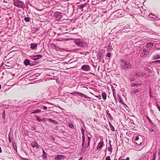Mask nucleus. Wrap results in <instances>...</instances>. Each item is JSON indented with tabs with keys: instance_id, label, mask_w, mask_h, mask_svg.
I'll list each match as a JSON object with an SVG mask.
<instances>
[{
	"instance_id": "nucleus-6",
	"label": "nucleus",
	"mask_w": 160,
	"mask_h": 160,
	"mask_svg": "<svg viewBox=\"0 0 160 160\" xmlns=\"http://www.w3.org/2000/svg\"><path fill=\"white\" fill-rule=\"evenodd\" d=\"M54 16L56 18V20H59L62 17V14L60 12H56L54 13Z\"/></svg>"
},
{
	"instance_id": "nucleus-13",
	"label": "nucleus",
	"mask_w": 160,
	"mask_h": 160,
	"mask_svg": "<svg viewBox=\"0 0 160 160\" xmlns=\"http://www.w3.org/2000/svg\"><path fill=\"white\" fill-rule=\"evenodd\" d=\"M143 85L142 83H132L131 84V86L132 87H134L135 86L139 87Z\"/></svg>"
},
{
	"instance_id": "nucleus-54",
	"label": "nucleus",
	"mask_w": 160,
	"mask_h": 160,
	"mask_svg": "<svg viewBox=\"0 0 160 160\" xmlns=\"http://www.w3.org/2000/svg\"><path fill=\"white\" fill-rule=\"evenodd\" d=\"M88 141L90 142L91 138L89 137L88 136Z\"/></svg>"
},
{
	"instance_id": "nucleus-17",
	"label": "nucleus",
	"mask_w": 160,
	"mask_h": 160,
	"mask_svg": "<svg viewBox=\"0 0 160 160\" xmlns=\"http://www.w3.org/2000/svg\"><path fill=\"white\" fill-rule=\"evenodd\" d=\"M140 88H134L132 90V92L134 94H136L138 92H140Z\"/></svg>"
},
{
	"instance_id": "nucleus-50",
	"label": "nucleus",
	"mask_w": 160,
	"mask_h": 160,
	"mask_svg": "<svg viewBox=\"0 0 160 160\" xmlns=\"http://www.w3.org/2000/svg\"><path fill=\"white\" fill-rule=\"evenodd\" d=\"M36 129V128L35 127H33L32 128V130H34Z\"/></svg>"
},
{
	"instance_id": "nucleus-42",
	"label": "nucleus",
	"mask_w": 160,
	"mask_h": 160,
	"mask_svg": "<svg viewBox=\"0 0 160 160\" xmlns=\"http://www.w3.org/2000/svg\"><path fill=\"white\" fill-rule=\"evenodd\" d=\"M111 56V54L110 53L108 52L107 53V57H109V58H110Z\"/></svg>"
},
{
	"instance_id": "nucleus-63",
	"label": "nucleus",
	"mask_w": 160,
	"mask_h": 160,
	"mask_svg": "<svg viewBox=\"0 0 160 160\" xmlns=\"http://www.w3.org/2000/svg\"><path fill=\"white\" fill-rule=\"evenodd\" d=\"M82 157H81V158H80L79 159V160H80V159H82Z\"/></svg>"
},
{
	"instance_id": "nucleus-26",
	"label": "nucleus",
	"mask_w": 160,
	"mask_h": 160,
	"mask_svg": "<svg viewBox=\"0 0 160 160\" xmlns=\"http://www.w3.org/2000/svg\"><path fill=\"white\" fill-rule=\"evenodd\" d=\"M12 145L13 146V148H14V149L15 150L16 149V150H17V146H16V144L15 142H13L12 143Z\"/></svg>"
},
{
	"instance_id": "nucleus-15",
	"label": "nucleus",
	"mask_w": 160,
	"mask_h": 160,
	"mask_svg": "<svg viewBox=\"0 0 160 160\" xmlns=\"http://www.w3.org/2000/svg\"><path fill=\"white\" fill-rule=\"evenodd\" d=\"M47 154L46 153L45 151L43 150H42V158L44 160H46L47 159Z\"/></svg>"
},
{
	"instance_id": "nucleus-46",
	"label": "nucleus",
	"mask_w": 160,
	"mask_h": 160,
	"mask_svg": "<svg viewBox=\"0 0 160 160\" xmlns=\"http://www.w3.org/2000/svg\"><path fill=\"white\" fill-rule=\"evenodd\" d=\"M146 118L149 120V121H150V123H152V122L151 120L150 119V118H149L148 116H146Z\"/></svg>"
},
{
	"instance_id": "nucleus-45",
	"label": "nucleus",
	"mask_w": 160,
	"mask_h": 160,
	"mask_svg": "<svg viewBox=\"0 0 160 160\" xmlns=\"http://www.w3.org/2000/svg\"><path fill=\"white\" fill-rule=\"evenodd\" d=\"M84 143H82V148H84ZM82 151H83V149L82 148Z\"/></svg>"
},
{
	"instance_id": "nucleus-1",
	"label": "nucleus",
	"mask_w": 160,
	"mask_h": 160,
	"mask_svg": "<svg viewBox=\"0 0 160 160\" xmlns=\"http://www.w3.org/2000/svg\"><path fill=\"white\" fill-rule=\"evenodd\" d=\"M74 43L79 47H85L88 45L87 42L83 39H76L74 40Z\"/></svg>"
},
{
	"instance_id": "nucleus-38",
	"label": "nucleus",
	"mask_w": 160,
	"mask_h": 160,
	"mask_svg": "<svg viewBox=\"0 0 160 160\" xmlns=\"http://www.w3.org/2000/svg\"><path fill=\"white\" fill-rule=\"evenodd\" d=\"M118 97L119 99L120 100L119 102H122V98H121V96L120 95H118Z\"/></svg>"
},
{
	"instance_id": "nucleus-44",
	"label": "nucleus",
	"mask_w": 160,
	"mask_h": 160,
	"mask_svg": "<svg viewBox=\"0 0 160 160\" xmlns=\"http://www.w3.org/2000/svg\"><path fill=\"white\" fill-rule=\"evenodd\" d=\"M148 130H149V131L150 132H152L153 131V129H152V128H150V129H149Z\"/></svg>"
},
{
	"instance_id": "nucleus-24",
	"label": "nucleus",
	"mask_w": 160,
	"mask_h": 160,
	"mask_svg": "<svg viewBox=\"0 0 160 160\" xmlns=\"http://www.w3.org/2000/svg\"><path fill=\"white\" fill-rule=\"evenodd\" d=\"M24 20L26 22H28L30 21V18L29 17H25L24 18Z\"/></svg>"
},
{
	"instance_id": "nucleus-35",
	"label": "nucleus",
	"mask_w": 160,
	"mask_h": 160,
	"mask_svg": "<svg viewBox=\"0 0 160 160\" xmlns=\"http://www.w3.org/2000/svg\"><path fill=\"white\" fill-rule=\"evenodd\" d=\"M82 136H84V130L83 128H82L81 130Z\"/></svg>"
},
{
	"instance_id": "nucleus-20",
	"label": "nucleus",
	"mask_w": 160,
	"mask_h": 160,
	"mask_svg": "<svg viewBox=\"0 0 160 160\" xmlns=\"http://www.w3.org/2000/svg\"><path fill=\"white\" fill-rule=\"evenodd\" d=\"M41 112V110L40 109H36L34 110L32 112L31 114L37 113H40Z\"/></svg>"
},
{
	"instance_id": "nucleus-29",
	"label": "nucleus",
	"mask_w": 160,
	"mask_h": 160,
	"mask_svg": "<svg viewBox=\"0 0 160 160\" xmlns=\"http://www.w3.org/2000/svg\"><path fill=\"white\" fill-rule=\"evenodd\" d=\"M141 56L142 58H146L147 57V56L146 55L145 53H142L141 55Z\"/></svg>"
},
{
	"instance_id": "nucleus-34",
	"label": "nucleus",
	"mask_w": 160,
	"mask_h": 160,
	"mask_svg": "<svg viewBox=\"0 0 160 160\" xmlns=\"http://www.w3.org/2000/svg\"><path fill=\"white\" fill-rule=\"evenodd\" d=\"M110 127V129L111 130H112V131H114V132L115 131V128H114V127L112 125Z\"/></svg>"
},
{
	"instance_id": "nucleus-18",
	"label": "nucleus",
	"mask_w": 160,
	"mask_h": 160,
	"mask_svg": "<svg viewBox=\"0 0 160 160\" xmlns=\"http://www.w3.org/2000/svg\"><path fill=\"white\" fill-rule=\"evenodd\" d=\"M48 121L51 122H52L53 124H54L55 125H58V122L55 120H52L50 118H48Z\"/></svg>"
},
{
	"instance_id": "nucleus-52",
	"label": "nucleus",
	"mask_w": 160,
	"mask_h": 160,
	"mask_svg": "<svg viewBox=\"0 0 160 160\" xmlns=\"http://www.w3.org/2000/svg\"><path fill=\"white\" fill-rule=\"evenodd\" d=\"M90 142L89 141H88V145H87V147H89V145H90ZM86 147H87V146H86Z\"/></svg>"
},
{
	"instance_id": "nucleus-16",
	"label": "nucleus",
	"mask_w": 160,
	"mask_h": 160,
	"mask_svg": "<svg viewBox=\"0 0 160 160\" xmlns=\"http://www.w3.org/2000/svg\"><path fill=\"white\" fill-rule=\"evenodd\" d=\"M37 44L31 43L30 48L32 50H36L37 47Z\"/></svg>"
},
{
	"instance_id": "nucleus-10",
	"label": "nucleus",
	"mask_w": 160,
	"mask_h": 160,
	"mask_svg": "<svg viewBox=\"0 0 160 160\" xmlns=\"http://www.w3.org/2000/svg\"><path fill=\"white\" fill-rule=\"evenodd\" d=\"M104 146L103 142L102 141H100L98 144L97 146V149H99L103 147Z\"/></svg>"
},
{
	"instance_id": "nucleus-27",
	"label": "nucleus",
	"mask_w": 160,
	"mask_h": 160,
	"mask_svg": "<svg viewBox=\"0 0 160 160\" xmlns=\"http://www.w3.org/2000/svg\"><path fill=\"white\" fill-rule=\"evenodd\" d=\"M68 125L70 128L72 129H73L74 128V126L73 125L72 123H68Z\"/></svg>"
},
{
	"instance_id": "nucleus-56",
	"label": "nucleus",
	"mask_w": 160,
	"mask_h": 160,
	"mask_svg": "<svg viewBox=\"0 0 160 160\" xmlns=\"http://www.w3.org/2000/svg\"><path fill=\"white\" fill-rule=\"evenodd\" d=\"M109 124L110 127L112 126V125L111 124V123H110V122H109Z\"/></svg>"
},
{
	"instance_id": "nucleus-2",
	"label": "nucleus",
	"mask_w": 160,
	"mask_h": 160,
	"mask_svg": "<svg viewBox=\"0 0 160 160\" xmlns=\"http://www.w3.org/2000/svg\"><path fill=\"white\" fill-rule=\"evenodd\" d=\"M121 66L122 68L124 69H129L130 68L132 65L129 62L123 59L121 60Z\"/></svg>"
},
{
	"instance_id": "nucleus-58",
	"label": "nucleus",
	"mask_w": 160,
	"mask_h": 160,
	"mask_svg": "<svg viewBox=\"0 0 160 160\" xmlns=\"http://www.w3.org/2000/svg\"><path fill=\"white\" fill-rule=\"evenodd\" d=\"M148 53H145V54L146 55V56H147V57L148 56Z\"/></svg>"
},
{
	"instance_id": "nucleus-14",
	"label": "nucleus",
	"mask_w": 160,
	"mask_h": 160,
	"mask_svg": "<svg viewBox=\"0 0 160 160\" xmlns=\"http://www.w3.org/2000/svg\"><path fill=\"white\" fill-rule=\"evenodd\" d=\"M153 43L151 42H149L147 43L146 45V46L147 48H149V49L152 48L153 46Z\"/></svg>"
},
{
	"instance_id": "nucleus-11",
	"label": "nucleus",
	"mask_w": 160,
	"mask_h": 160,
	"mask_svg": "<svg viewBox=\"0 0 160 160\" xmlns=\"http://www.w3.org/2000/svg\"><path fill=\"white\" fill-rule=\"evenodd\" d=\"M97 57L98 59L99 60V62H101V59L103 57V55L101 53H98L97 54Z\"/></svg>"
},
{
	"instance_id": "nucleus-57",
	"label": "nucleus",
	"mask_w": 160,
	"mask_h": 160,
	"mask_svg": "<svg viewBox=\"0 0 160 160\" xmlns=\"http://www.w3.org/2000/svg\"><path fill=\"white\" fill-rule=\"evenodd\" d=\"M2 152V150L1 147H0V153Z\"/></svg>"
},
{
	"instance_id": "nucleus-36",
	"label": "nucleus",
	"mask_w": 160,
	"mask_h": 160,
	"mask_svg": "<svg viewBox=\"0 0 160 160\" xmlns=\"http://www.w3.org/2000/svg\"><path fill=\"white\" fill-rule=\"evenodd\" d=\"M85 140V136H82V143H84Z\"/></svg>"
},
{
	"instance_id": "nucleus-59",
	"label": "nucleus",
	"mask_w": 160,
	"mask_h": 160,
	"mask_svg": "<svg viewBox=\"0 0 160 160\" xmlns=\"http://www.w3.org/2000/svg\"><path fill=\"white\" fill-rule=\"evenodd\" d=\"M113 92H114V91H115V89H112V92H113Z\"/></svg>"
},
{
	"instance_id": "nucleus-61",
	"label": "nucleus",
	"mask_w": 160,
	"mask_h": 160,
	"mask_svg": "<svg viewBox=\"0 0 160 160\" xmlns=\"http://www.w3.org/2000/svg\"><path fill=\"white\" fill-rule=\"evenodd\" d=\"M158 160H160V156L159 157Z\"/></svg>"
},
{
	"instance_id": "nucleus-31",
	"label": "nucleus",
	"mask_w": 160,
	"mask_h": 160,
	"mask_svg": "<svg viewBox=\"0 0 160 160\" xmlns=\"http://www.w3.org/2000/svg\"><path fill=\"white\" fill-rule=\"evenodd\" d=\"M110 147H109L108 148V150L110 152H112V148L111 145V144H110Z\"/></svg>"
},
{
	"instance_id": "nucleus-28",
	"label": "nucleus",
	"mask_w": 160,
	"mask_h": 160,
	"mask_svg": "<svg viewBox=\"0 0 160 160\" xmlns=\"http://www.w3.org/2000/svg\"><path fill=\"white\" fill-rule=\"evenodd\" d=\"M2 117L3 119H5V110H4L2 114Z\"/></svg>"
},
{
	"instance_id": "nucleus-4",
	"label": "nucleus",
	"mask_w": 160,
	"mask_h": 160,
	"mask_svg": "<svg viewBox=\"0 0 160 160\" xmlns=\"http://www.w3.org/2000/svg\"><path fill=\"white\" fill-rule=\"evenodd\" d=\"M133 74L135 77H142L145 76L146 75V73L141 72L135 71L133 72Z\"/></svg>"
},
{
	"instance_id": "nucleus-47",
	"label": "nucleus",
	"mask_w": 160,
	"mask_h": 160,
	"mask_svg": "<svg viewBox=\"0 0 160 160\" xmlns=\"http://www.w3.org/2000/svg\"><path fill=\"white\" fill-rule=\"evenodd\" d=\"M113 96L114 99L116 100V94L114 92H113Z\"/></svg>"
},
{
	"instance_id": "nucleus-5",
	"label": "nucleus",
	"mask_w": 160,
	"mask_h": 160,
	"mask_svg": "<svg viewBox=\"0 0 160 160\" xmlns=\"http://www.w3.org/2000/svg\"><path fill=\"white\" fill-rule=\"evenodd\" d=\"M71 94L73 95H75V94H77L78 95L81 96L82 97H83L84 98H88L90 99V98L87 96V95L83 94L82 93L77 92H73L71 93Z\"/></svg>"
},
{
	"instance_id": "nucleus-9",
	"label": "nucleus",
	"mask_w": 160,
	"mask_h": 160,
	"mask_svg": "<svg viewBox=\"0 0 160 160\" xmlns=\"http://www.w3.org/2000/svg\"><path fill=\"white\" fill-rule=\"evenodd\" d=\"M42 57V56L40 55L33 56L31 57V59L34 60H37L41 58Z\"/></svg>"
},
{
	"instance_id": "nucleus-19",
	"label": "nucleus",
	"mask_w": 160,
	"mask_h": 160,
	"mask_svg": "<svg viewBox=\"0 0 160 160\" xmlns=\"http://www.w3.org/2000/svg\"><path fill=\"white\" fill-rule=\"evenodd\" d=\"M24 63L25 66H27L30 64V60L27 59H25L24 62Z\"/></svg>"
},
{
	"instance_id": "nucleus-12",
	"label": "nucleus",
	"mask_w": 160,
	"mask_h": 160,
	"mask_svg": "<svg viewBox=\"0 0 160 160\" xmlns=\"http://www.w3.org/2000/svg\"><path fill=\"white\" fill-rule=\"evenodd\" d=\"M65 158V156L63 155H57L54 157V158L56 160H61Z\"/></svg>"
},
{
	"instance_id": "nucleus-30",
	"label": "nucleus",
	"mask_w": 160,
	"mask_h": 160,
	"mask_svg": "<svg viewBox=\"0 0 160 160\" xmlns=\"http://www.w3.org/2000/svg\"><path fill=\"white\" fill-rule=\"evenodd\" d=\"M160 58V55H157L154 56L153 59H158Z\"/></svg>"
},
{
	"instance_id": "nucleus-3",
	"label": "nucleus",
	"mask_w": 160,
	"mask_h": 160,
	"mask_svg": "<svg viewBox=\"0 0 160 160\" xmlns=\"http://www.w3.org/2000/svg\"><path fill=\"white\" fill-rule=\"evenodd\" d=\"M13 2L14 5L17 7L22 8L25 7L24 2L20 0H13Z\"/></svg>"
},
{
	"instance_id": "nucleus-40",
	"label": "nucleus",
	"mask_w": 160,
	"mask_h": 160,
	"mask_svg": "<svg viewBox=\"0 0 160 160\" xmlns=\"http://www.w3.org/2000/svg\"><path fill=\"white\" fill-rule=\"evenodd\" d=\"M156 106L157 108L158 109V110L160 112V107L159 106L158 104L157 103L156 104Z\"/></svg>"
},
{
	"instance_id": "nucleus-60",
	"label": "nucleus",
	"mask_w": 160,
	"mask_h": 160,
	"mask_svg": "<svg viewBox=\"0 0 160 160\" xmlns=\"http://www.w3.org/2000/svg\"><path fill=\"white\" fill-rule=\"evenodd\" d=\"M1 85H0V90L1 89Z\"/></svg>"
},
{
	"instance_id": "nucleus-48",
	"label": "nucleus",
	"mask_w": 160,
	"mask_h": 160,
	"mask_svg": "<svg viewBox=\"0 0 160 160\" xmlns=\"http://www.w3.org/2000/svg\"><path fill=\"white\" fill-rule=\"evenodd\" d=\"M50 138V139H51L52 140H53V141L55 140V138L53 137H51Z\"/></svg>"
},
{
	"instance_id": "nucleus-25",
	"label": "nucleus",
	"mask_w": 160,
	"mask_h": 160,
	"mask_svg": "<svg viewBox=\"0 0 160 160\" xmlns=\"http://www.w3.org/2000/svg\"><path fill=\"white\" fill-rule=\"evenodd\" d=\"M156 152L153 153L152 155V160H155L156 157Z\"/></svg>"
},
{
	"instance_id": "nucleus-55",
	"label": "nucleus",
	"mask_w": 160,
	"mask_h": 160,
	"mask_svg": "<svg viewBox=\"0 0 160 160\" xmlns=\"http://www.w3.org/2000/svg\"><path fill=\"white\" fill-rule=\"evenodd\" d=\"M151 15L153 16H155V15L153 13H151L149 14V15Z\"/></svg>"
},
{
	"instance_id": "nucleus-49",
	"label": "nucleus",
	"mask_w": 160,
	"mask_h": 160,
	"mask_svg": "<svg viewBox=\"0 0 160 160\" xmlns=\"http://www.w3.org/2000/svg\"><path fill=\"white\" fill-rule=\"evenodd\" d=\"M139 137L138 136H137L136 137V138L135 139V140L136 141H138V139H139Z\"/></svg>"
},
{
	"instance_id": "nucleus-41",
	"label": "nucleus",
	"mask_w": 160,
	"mask_h": 160,
	"mask_svg": "<svg viewBox=\"0 0 160 160\" xmlns=\"http://www.w3.org/2000/svg\"><path fill=\"white\" fill-rule=\"evenodd\" d=\"M41 121L42 122H45L46 121V119L45 118H41Z\"/></svg>"
},
{
	"instance_id": "nucleus-33",
	"label": "nucleus",
	"mask_w": 160,
	"mask_h": 160,
	"mask_svg": "<svg viewBox=\"0 0 160 160\" xmlns=\"http://www.w3.org/2000/svg\"><path fill=\"white\" fill-rule=\"evenodd\" d=\"M142 53H149V51H147L146 49L143 48V49Z\"/></svg>"
},
{
	"instance_id": "nucleus-7",
	"label": "nucleus",
	"mask_w": 160,
	"mask_h": 160,
	"mask_svg": "<svg viewBox=\"0 0 160 160\" xmlns=\"http://www.w3.org/2000/svg\"><path fill=\"white\" fill-rule=\"evenodd\" d=\"M81 69L84 71H88L90 69V67L88 65H83L82 66Z\"/></svg>"
},
{
	"instance_id": "nucleus-51",
	"label": "nucleus",
	"mask_w": 160,
	"mask_h": 160,
	"mask_svg": "<svg viewBox=\"0 0 160 160\" xmlns=\"http://www.w3.org/2000/svg\"><path fill=\"white\" fill-rule=\"evenodd\" d=\"M43 109H44V110H47V107H46V106H43Z\"/></svg>"
},
{
	"instance_id": "nucleus-39",
	"label": "nucleus",
	"mask_w": 160,
	"mask_h": 160,
	"mask_svg": "<svg viewBox=\"0 0 160 160\" xmlns=\"http://www.w3.org/2000/svg\"><path fill=\"white\" fill-rule=\"evenodd\" d=\"M8 140H9V142H12V137H10L9 136V137H8Z\"/></svg>"
},
{
	"instance_id": "nucleus-37",
	"label": "nucleus",
	"mask_w": 160,
	"mask_h": 160,
	"mask_svg": "<svg viewBox=\"0 0 160 160\" xmlns=\"http://www.w3.org/2000/svg\"><path fill=\"white\" fill-rule=\"evenodd\" d=\"M129 80L131 82L134 81L135 80V78H131L129 79Z\"/></svg>"
},
{
	"instance_id": "nucleus-21",
	"label": "nucleus",
	"mask_w": 160,
	"mask_h": 160,
	"mask_svg": "<svg viewBox=\"0 0 160 160\" xmlns=\"http://www.w3.org/2000/svg\"><path fill=\"white\" fill-rule=\"evenodd\" d=\"M102 95L104 100H105L107 98V94L105 92L102 93Z\"/></svg>"
},
{
	"instance_id": "nucleus-53",
	"label": "nucleus",
	"mask_w": 160,
	"mask_h": 160,
	"mask_svg": "<svg viewBox=\"0 0 160 160\" xmlns=\"http://www.w3.org/2000/svg\"><path fill=\"white\" fill-rule=\"evenodd\" d=\"M155 62L160 63V60H158L155 61Z\"/></svg>"
},
{
	"instance_id": "nucleus-64",
	"label": "nucleus",
	"mask_w": 160,
	"mask_h": 160,
	"mask_svg": "<svg viewBox=\"0 0 160 160\" xmlns=\"http://www.w3.org/2000/svg\"><path fill=\"white\" fill-rule=\"evenodd\" d=\"M52 44V45H53V46H55V45H54V44Z\"/></svg>"
},
{
	"instance_id": "nucleus-32",
	"label": "nucleus",
	"mask_w": 160,
	"mask_h": 160,
	"mask_svg": "<svg viewBox=\"0 0 160 160\" xmlns=\"http://www.w3.org/2000/svg\"><path fill=\"white\" fill-rule=\"evenodd\" d=\"M36 119L39 122L41 121V118H40L38 116H37L36 117Z\"/></svg>"
},
{
	"instance_id": "nucleus-23",
	"label": "nucleus",
	"mask_w": 160,
	"mask_h": 160,
	"mask_svg": "<svg viewBox=\"0 0 160 160\" xmlns=\"http://www.w3.org/2000/svg\"><path fill=\"white\" fill-rule=\"evenodd\" d=\"M109 111L108 110L106 112L107 115L108 116V117L110 119H112L113 118L111 114L108 112Z\"/></svg>"
},
{
	"instance_id": "nucleus-43",
	"label": "nucleus",
	"mask_w": 160,
	"mask_h": 160,
	"mask_svg": "<svg viewBox=\"0 0 160 160\" xmlns=\"http://www.w3.org/2000/svg\"><path fill=\"white\" fill-rule=\"evenodd\" d=\"M106 160H110V156H107L106 158Z\"/></svg>"
},
{
	"instance_id": "nucleus-62",
	"label": "nucleus",
	"mask_w": 160,
	"mask_h": 160,
	"mask_svg": "<svg viewBox=\"0 0 160 160\" xmlns=\"http://www.w3.org/2000/svg\"><path fill=\"white\" fill-rule=\"evenodd\" d=\"M104 62V60H103V61H102V62L103 63Z\"/></svg>"
},
{
	"instance_id": "nucleus-22",
	"label": "nucleus",
	"mask_w": 160,
	"mask_h": 160,
	"mask_svg": "<svg viewBox=\"0 0 160 160\" xmlns=\"http://www.w3.org/2000/svg\"><path fill=\"white\" fill-rule=\"evenodd\" d=\"M86 5L87 4L86 3H84L83 4L81 5L78 7V8L79 9H82L84 7H85L86 6Z\"/></svg>"
},
{
	"instance_id": "nucleus-8",
	"label": "nucleus",
	"mask_w": 160,
	"mask_h": 160,
	"mask_svg": "<svg viewBox=\"0 0 160 160\" xmlns=\"http://www.w3.org/2000/svg\"><path fill=\"white\" fill-rule=\"evenodd\" d=\"M31 145L33 148H35L37 149H38L40 147V146L36 142H32L31 143Z\"/></svg>"
}]
</instances>
